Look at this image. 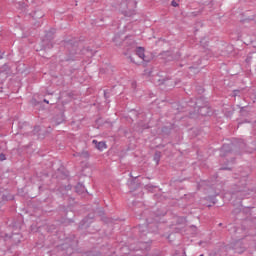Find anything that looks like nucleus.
Here are the masks:
<instances>
[{"label":"nucleus","instance_id":"2","mask_svg":"<svg viewBox=\"0 0 256 256\" xmlns=\"http://www.w3.org/2000/svg\"><path fill=\"white\" fill-rule=\"evenodd\" d=\"M144 52H145V50H144L143 47L136 48V56H138L139 59H141L142 61L149 63L150 62V58L148 56H146L144 54Z\"/></svg>","mask_w":256,"mask_h":256},{"label":"nucleus","instance_id":"5","mask_svg":"<svg viewBox=\"0 0 256 256\" xmlns=\"http://www.w3.org/2000/svg\"><path fill=\"white\" fill-rule=\"evenodd\" d=\"M172 6H173V7H178V3L175 2V1H172Z\"/></svg>","mask_w":256,"mask_h":256},{"label":"nucleus","instance_id":"7","mask_svg":"<svg viewBox=\"0 0 256 256\" xmlns=\"http://www.w3.org/2000/svg\"><path fill=\"white\" fill-rule=\"evenodd\" d=\"M199 256H204V255H199Z\"/></svg>","mask_w":256,"mask_h":256},{"label":"nucleus","instance_id":"6","mask_svg":"<svg viewBox=\"0 0 256 256\" xmlns=\"http://www.w3.org/2000/svg\"><path fill=\"white\" fill-rule=\"evenodd\" d=\"M44 102H46L47 104L49 103V101H47V100H44Z\"/></svg>","mask_w":256,"mask_h":256},{"label":"nucleus","instance_id":"1","mask_svg":"<svg viewBox=\"0 0 256 256\" xmlns=\"http://www.w3.org/2000/svg\"><path fill=\"white\" fill-rule=\"evenodd\" d=\"M122 13L125 16L131 17L136 9V2L134 0H124L121 4Z\"/></svg>","mask_w":256,"mask_h":256},{"label":"nucleus","instance_id":"4","mask_svg":"<svg viewBox=\"0 0 256 256\" xmlns=\"http://www.w3.org/2000/svg\"><path fill=\"white\" fill-rule=\"evenodd\" d=\"M6 160V156L4 154H0V161Z\"/></svg>","mask_w":256,"mask_h":256},{"label":"nucleus","instance_id":"3","mask_svg":"<svg viewBox=\"0 0 256 256\" xmlns=\"http://www.w3.org/2000/svg\"><path fill=\"white\" fill-rule=\"evenodd\" d=\"M92 143L95 144L96 149H98L99 151H104L107 149V145L103 141L98 142L97 140H93Z\"/></svg>","mask_w":256,"mask_h":256}]
</instances>
